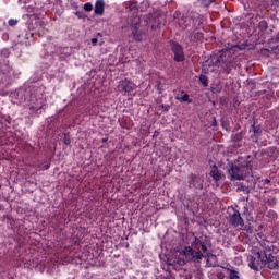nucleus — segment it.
I'll list each match as a JSON object with an SVG mask.
<instances>
[{"label": "nucleus", "instance_id": "1", "mask_svg": "<svg viewBox=\"0 0 279 279\" xmlns=\"http://www.w3.org/2000/svg\"><path fill=\"white\" fill-rule=\"evenodd\" d=\"M241 51V46L233 45L220 52V56L214 61V66H218L223 70V73L230 75L234 69H236V58L232 53Z\"/></svg>", "mask_w": 279, "mask_h": 279}, {"label": "nucleus", "instance_id": "2", "mask_svg": "<svg viewBox=\"0 0 279 279\" xmlns=\"http://www.w3.org/2000/svg\"><path fill=\"white\" fill-rule=\"evenodd\" d=\"M247 262L250 269H253V271L265 269V246H263L262 251H257L254 255L248 256Z\"/></svg>", "mask_w": 279, "mask_h": 279}, {"label": "nucleus", "instance_id": "3", "mask_svg": "<svg viewBox=\"0 0 279 279\" xmlns=\"http://www.w3.org/2000/svg\"><path fill=\"white\" fill-rule=\"evenodd\" d=\"M192 247H194V250L196 252H202L203 257L204 254H206V256H208V250H210L213 247V242L210 240V236L208 235H204L202 238L198 236H194L193 241H192Z\"/></svg>", "mask_w": 279, "mask_h": 279}, {"label": "nucleus", "instance_id": "4", "mask_svg": "<svg viewBox=\"0 0 279 279\" xmlns=\"http://www.w3.org/2000/svg\"><path fill=\"white\" fill-rule=\"evenodd\" d=\"M264 260L267 269H279L278 256L274 255V253H271V248H268L267 246L264 247Z\"/></svg>", "mask_w": 279, "mask_h": 279}, {"label": "nucleus", "instance_id": "5", "mask_svg": "<svg viewBox=\"0 0 279 279\" xmlns=\"http://www.w3.org/2000/svg\"><path fill=\"white\" fill-rule=\"evenodd\" d=\"M228 223L231 228H238L239 230H243L245 226V220L241 217V211L233 208V214H230L228 217Z\"/></svg>", "mask_w": 279, "mask_h": 279}, {"label": "nucleus", "instance_id": "6", "mask_svg": "<svg viewBox=\"0 0 279 279\" xmlns=\"http://www.w3.org/2000/svg\"><path fill=\"white\" fill-rule=\"evenodd\" d=\"M169 45L171 47L172 53L174 54V62H184V60H186V57L184 56V48L182 47V45H180V43L175 40H170Z\"/></svg>", "mask_w": 279, "mask_h": 279}, {"label": "nucleus", "instance_id": "7", "mask_svg": "<svg viewBox=\"0 0 279 279\" xmlns=\"http://www.w3.org/2000/svg\"><path fill=\"white\" fill-rule=\"evenodd\" d=\"M228 173L231 182L245 180V170L241 169L238 163H231Z\"/></svg>", "mask_w": 279, "mask_h": 279}, {"label": "nucleus", "instance_id": "8", "mask_svg": "<svg viewBox=\"0 0 279 279\" xmlns=\"http://www.w3.org/2000/svg\"><path fill=\"white\" fill-rule=\"evenodd\" d=\"M183 256H185L186 260H202L204 258V253L202 251H196L193 247V244L191 246H185L183 248Z\"/></svg>", "mask_w": 279, "mask_h": 279}, {"label": "nucleus", "instance_id": "9", "mask_svg": "<svg viewBox=\"0 0 279 279\" xmlns=\"http://www.w3.org/2000/svg\"><path fill=\"white\" fill-rule=\"evenodd\" d=\"M189 189H195V191H202L204 189V179L198 174L191 173L187 175Z\"/></svg>", "mask_w": 279, "mask_h": 279}, {"label": "nucleus", "instance_id": "10", "mask_svg": "<svg viewBox=\"0 0 279 279\" xmlns=\"http://www.w3.org/2000/svg\"><path fill=\"white\" fill-rule=\"evenodd\" d=\"M132 36L136 43H143L145 32L141 29V19H136L134 26H132Z\"/></svg>", "mask_w": 279, "mask_h": 279}, {"label": "nucleus", "instance_id": "11", "mask_svg": "<svg viewBox=\"0 0 279 279\" xmlns=\"http://www.w3.org/2000/svg\"><path fill=\"white\" fill-rule=\"evenodd\" d=\"M118 88L122 95H128L132 93V90H136V84L134 82L129 81L128 78L120 81Z\"/></svg>", "mask_w": 279, "mask_h": 279}, {"label": "nucleus", "instance_id": "12", "mask_svg": "<svg viewBox=\"0 0 279 279\" xmlns=\"http://www.w3.org/2000/svg\"><path fill=\"white\" fill-rule=\"evenodd\" d=\"M186 39L192 43V45H195L197 43H202L204 40V33L197 32V29H191L186 32Z\"/></svg>", "mask_w": 279, "mask_h": 279}, {"label": "nucleus", "instance_id": "13", "mask_svg": "<svg viewBox=\"0 0 279 279\" xmlns=\"http://www.w3.org/2000/svg\"><path fill=\"white\" fill-rule=\"evenodd\" d=\"M250 132H253L251 135V140L253 143H258L260 141V137L263 136V129L259 124L256 125V122H253V124L250 128Z\"/></svg>", "mask_w": 279, "mask_h": 279}, {"label": "nucleus", "instance_id": "14", "mask_svg": "<svg viewBox=\"0 0 279 279\" xmlns=\"http://www.w3.org/2000/svg\"><path fill=\"white\" fill-rule=\"evenodd\" d=\"M235 165H238L243 171H245V169L252 171V156L239 157Z\"/></svg>", "mask_w": 279, "mask_h": 279}, {"label": "nucleus", "instance_id": "15", "mask_svg": "<svg viewBox=\"0 0 279 279\" xmlns=\"http://www.w3.org/2000/svg\"><path fill=\"white\" fill-rule=\"evenodd\" d=\"M105 12H106V2L104 0H97L94 7V13L97 16H104Z\"/></svg>", "mask_w": 279, "mask_h": 279}, {"label": "nucleus", "instance_id": "16", "mask_svg": "<svg viewBox=\"0 0 279 279\" xmlns=\"http://www.w3.org/2000/svg\"><path fill=\"white\" fill-rule=\"evenodd\" d=\"M202 25H204V16L198 15L192 19V29H202Z\"/></svg>", "mask_w": 279, "mask_h": 279}, {"label": "nucleus", "instance_id": "17", "mask_svg": "<svg viewBox=\"0 0 279 279\" xmlns=\"http://www.w3.org/2000/svg\"><path fill=\"white\" fill-rule=\"evenodd\" d=\"M209 175L213 178V180H215V182H219V180H221V173H219L217 166H214Z\"/></svg>", "mask_w": 279, "mask_h": 279}, {"label": "nucleus", "instance_id": "18", "mask_svg": "<svg viewBox=\"0 0 279 279\" xmlns=\"http://www.w3.org/2000/svg\"><path fill=\"white\" fill-rule=\"evenodd\" d=\"M245 136V132L241 131L234 135L231 136L233 143H241L243 141V137Z\"/></svg>", "mask_w": 279, "mask_h": 279}, {"label": "nucleus", "instance_id": "19", "mask_svg": "<svg viewBox=\"0 0 279 279\" xmlns=\"http://www.w3.org/2000/svg\"><path fill=\"white\" fill-rule=\"evenodd\" d=\"M228 278L229 279H241V274L238 270L231 268V269H229Z\"/></svg>", "mask_w": 279, "mask_h": 279}, {"label": "nucleus", "instance_id": "20", "mask_svg": "<svg viewBox=\"0 0 279 279\" xmlns=\"http://www.w3.org/2000/svg\"><path fill=\"white\" fill-rule=\"evenodd\" d=\"M0 56L3 60L10 58V49L8 48H4L0 51Z\"/></svg>", "mask_w": 279, "mask_h": 279}, {"label": "nucleus", "instance_id": "21", "mask_svg": "<svg viewBox=\"0 0 279 279\" xmlns=\"http://www.w3.org/2000/svg\"><path fill=\"white\" fill-rule=\"evenodd\" d=\"M199 82H201V84H203V86L207 87L208 86V76L201 74Z\"/></svg>", "mask_w": 279, "mask_h": 279}, {"label": "nucleus", "instance_id": "22", "mask_svg": "<svg viewBox=\"0 0 279 279\" xmlns=\"http://www.w3.org/2000/svg\"><path fill=\"white\" fill-rule=\"evenodd\" d=\"M215 3V0H202L203 8H210Z\"/></svg>", "mask_w": 279, "mask_h": 279}, {"label": "nucleus", "instance_id": "23", "mask_svg": "<svg viewBox=\"0 0 279 279\" xmlns=\"http://www.w3.org/2000/svg\"><path fill=\"white\" fill-rule=\"evenodd\" d=\"M63 143H64V145H71V135L69 133L64 134Z\"/></svg>", "mask_w": 279, "mask_h": 279}, {"label": "nucleus", "instance_id": "24", "mask_svg": "<svg viewBox=\"0 0 279 279\" xmlns=\"http://www.w3.org/2000/svg\"><path fill=\"white\" fill-rule=\"evenodd\" d=\"M83 8L85 12H93V3L90 2L85 3Z\"/></svg>", "mask_w": 279, "mask_h": 279}, {"label": "nucleus", "instance_id": "25", "mask_svg": "<svg viewBox=\"0 0 279 279\" xmlns=\"http://www.w3.org/2000/svg\"><path fill=\"white\" fill-rule=\"evenodd\" d=\"M181 101H187V104H193V99L190 98L189 94H184L181 97Z\"/></svg>", "mask_w": 279, "mask_h": 279}, {"label": "nucleus", "instance_id": "26", "mask_svg": "<svg viewBox=\"0 0 279 279\" xmlns=\"http://www.w3.org/2000/svg\"><path fill=\"white\" fill-rule=\"evenodd\" d=\"M75 16H77V19H86V14H84L82 11H76Z\"/></svg>", "mask_w": 279, "mask_h": 279}, {"label": "nucleus", "instance_id": "27", "mask_svg": "<svg viewBox=\"0 0 279 279\" xmlns=\"http://www.w3.org/2000/svg\"><path fill=\"white\" fill-rule=\"evenodd\" d=\"M17 24H19V20H14V19L9 20L10 27H14V25H17Z\"/></svg>", "mask_w": 279, "mask_h": 279}, {"label": "nucleus", "instance_id": "28", "mask_svg": "<svg viewBox=\"0 0 279 279\" xmlns=\"http://www.w3.org/2000/svg\"><path fill=\"white\" fill-rule=\"evenodd\" d=\"M129 10H131V11L136 10V2H131L129 5Z\"/></svg>", "mask_w": 279, "mask_h": 279}, {"label": "nucleus", "instance_id": "29", "mask_svg": "<svg viewBox=\"0 0 279 279\" xmlns=\"http://www.w3.org/2000/svg\"><path fill=\"white\" fill-rule=\"evenodd\" d=\"M241 191H243V192L247 191V186L241 184V185L238 187V193L241 192Z\"/></svg>", "mask_w": 279, "mask_h": 279}, {"label": "nucleus", "instance_id": "30", "mask_svg": "<svg viewBox=\"0 0 279 279\" xmlns=\"http://www.w3.org/2000/svg\"><path fill=\"white\" fill-rule=\"evenodd\" d=\"M161 108L165 112H169V109L171 108V106L169 105H161Z\"/></svg>", "mask_w": 279, "mask_h": 279}, {"label": "nucleus", "instance_id": "31", "mask_svg": "<svg viewBox=\"0 0 279 279\" xmlns=\"http://www.w3.org/2000/svg\"><path fill=\"white\" fill-rule=\"evenodd\" d=\"M211 126L217 128V118H215V117L213 118Z\"/></svg>", "mask_w": 279, "mask_h": 279}, {"label": "nucleus", "instance_id": "32", "mask_svg": "<svg viewBox=\"0 0 279 279\" xmlns=\"http://www.w3.org/2000/svg\"><path fill=\"white\" fill-rule=\"evenodd\" d=\"M264 184H271V180L265 179V180H264Z\"/></svg>", "mask_w": 279, "mask_h": 279}, {"label": "nucleus", "instance_id": "33", "mask_svg": "<svg viewBox=\"0 0 279 279\" xmlns=\"http://www.w3.org/2000/svg\"><path fill=\"white\" fill-rule=\"evenodd\" d=\"M92 43H93V45H97L98 39H97V38H93V39H92Z\"/></svg>", "mask_w": 279, "mask_h": 279}, {"label": "nucleus", "instance_id": "34", "mask_svg": "<svg viewBox=\"0 0 279 279\" xmlns=\"http://www.w3.org/2000/svg\"><path fill=\"white\" fill-rule=\"evenodd\" d=\"M102 143H108V137H104Z\"/></svg>", "mask_w": 279, "mask_h": 279}, {"label": "nucleus", "instance_id": "35", "mask_svg": "<svg viewBox=\"0 0 279 279\" xmlns=\"http://www.w3.org/2000/svg\"><path fill=\"white\" fill-rule=\"evenodd\" d=\"M276 43H279V33L276 36Z\"/></svg>", "mask_w": 279, "mask_h": 279}, {"label": "nucleus", "instance_id": "36", "mask_svg": "<svg viewBox=\"0 0 279 279\" xmlns=\"http://www.w3.org/2000/svg\"><path fill=\"white\" fill-rule=\"evenodd\" d=\"M43 108H45V105L39 106V108H37V110H43Z\"/></svg>", "mask_w": 279, "mask_h": 279}, {"label": "nucleus", "instance_id": "37", "mask_svg": "<svg viewBox=\"0 0 279 279\" xmlns=\"http://www.w3.org/2000/svg\"><path fill=\"white\" fill-rule=\"evenodd\" d=\"M260 25H267V22H260Z\"/></svg>", "mask_w": 279, "mask_h": 279}, {"label": "nucleus", "instance_id": "38", "mask_svg": "<svg viewBox=\"0 0 279 279\" xmlns=\"http://www.w3.org/2000/svg\"><path fill=\"white\" fill-rule=\"evenodd\" d=\"M4 62H5L7 66L10 64V61H5V60H4Z\"/></svg>", "mask_w": 279, "mask_h": 279}, {"label": "nucleus", "instance_id": "39", "mask_svg": "<svg viewBox=\"0 0 279 279\" xmlns=\"http://www.w3.org/2000/svg\"><path fill=\"white\" fill-rule=\"evenodd\" d=\"M277 1V5L279 7V0H276Z\"/></svg>", "mask_w": 279, "mask_h": 279}, {"label": "nucleus", "instance_id": "40", "mask_svg": "<svg viewBox=\"0 0 279 279\" xmlns=\"http://www.w3.org/2000/svg\"><path fill=\"white\" fill-rule=\"evenodd\" d=\"M31 110H34V107H31Z\"/></svg>", "mask_w": 279, "mask_h": 279}, {"label": "nucleus", "instance_id": "41", "mask_svg": "<svg viewBox=\"0 0 279 279\" xmlns=\"http://www.w3.org/2000/svg\"><path fill=\"white\" fill-rule=\"evenodd\" d=\"M218 279H222L220 276H218Z\"/></svg>", "mask_w": 279, "mask_h": 279}, {"label": "nucleus", "instance_id": "42", "mask_svg": "<svg viewBox=\"0 0 279 279\" xmlns=\"http://www.w3.org/2000/svg\"><path fill=\"white\" fill-rule=\"evenodd\" d=\"M218 279H222L220 276H218Z\"/></svg>", "mask_w": 279, "mask_h": 279}]
</instances>
